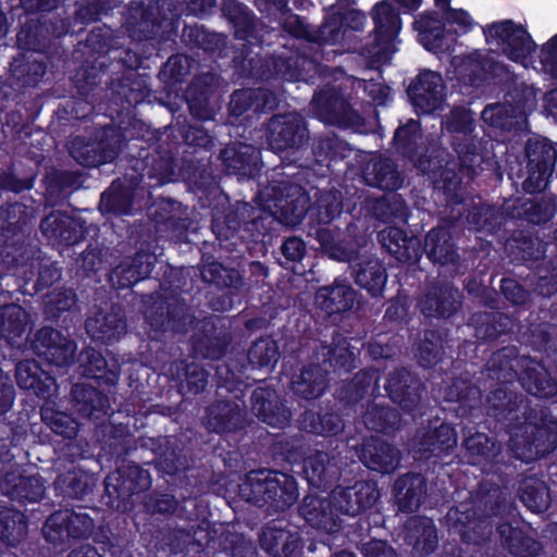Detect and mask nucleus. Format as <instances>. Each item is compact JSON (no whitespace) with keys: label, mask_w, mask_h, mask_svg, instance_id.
Segmentation results:
<instances>
[{"label":"nucleus","mask_w":557,"mask_h":557,"mask_svg":"<svg viewBox=\"0 0 557 557\" xmlns=\"http://www.w3.org/2000/svg\"><path fill=\"white\" fill-rule=\"evenodd\" d=\"M515 511L505 480L484 479L466 500L449 508L445 522L465 543L482 545L491 539L495 520L508 519Z\"/></svg>","instance_id":"nucleus-1"},{"label":"nucleus","mask_w":557,"mask_h":557,"mask_svg":"<svg viewBox=\"0 0 557 557\" xmlns=\"http://www.w3.org/2000/svg\"><path fill=\"white\" fill-rule=\"evenodd\" d=\"M263 210L281 224L295 227L309 213L310 223L325 225L342 212V197L337 190H317L314 202L297 183L289 180L273 181L263 193Z\"/></svg>","instance_id":"nucleus-2"},{"label":"nucleus","mask_w":557,"mask_h":557,"mask_svg":"<svg viewBox=\"0 0 557 557\" xmlns=\"http://www.w3.org/2000/svg\"><path fill=\"white\" fill-rule=\"evenodd\" d=\"M238 494L257 507L269 506L275 511L289 508L299 496L293 475L268 469L248 472L238 485Z\"/></svg>","instance_id":"nucleus-3"},{"label":"nucleus","mask_w":557,"mask_h":557,"mask_svg":"<svg viewBox=\"0 0 557 557\" xmlns=\"http://www.w3.org/2000/svg\"><path fill=\"white\" fill-rule=\"evenodd\" d=\"M533 418L523 419L512 431L509 447L517 459L536 460L557 446V422L545 421L542 410L534 408Z\"/></svg>","instance_id":"nucleus-4"},{"label":"nucleus","mask_w":557,"mask_h":557,"mask_svg":"<svg viewBox=\"0 0 557 557\" xmlns=\"http://www.w3.org/2000/svg\"><path fill=\"white\" fill-rule=\"evenodd\" d=\"M352 92L346 82L341 86L325 85L314 91L310 109L325 124L361 131L364 119L355 109Z\"/></svg>","instance_id":"nucleus-5"},{"label":"nucleus","mask_w":557,"mask_h":557,"mask_svg":"<svg viewBox=\"0 0 557 557\" xmlns=\"http://www.w3.org/2000/svg\"><path fill=\"white\" fill-rule=\"evenodd\" d=\"M146 320L152 329L174 334H187L201 323L195 311L176 292H163L146 309Z\"/></svg>","instance_id":"nucleus-6"},{"label":"nucleus","mask_w":557,"mask_h":557,"mask_svg":"<svg viewBox=\"0 0 557 557\" xmlns=\"http://www.w3.org/2000/svg\"><path fill=\"white\" fill-rule=\"evenodd\" d=\"M124 138L114 126L97 129L89 139L76 136L71 140L70 153L82 165L99 166L112 162L121 152Z\"/></svg>","instance_id":"nucleus-7"},{"label":"nucleus","mask_w":557,"mask_h":557,"mask_svg":"<svg viewBox=\"0 0 557 557\" xmlns=\"http://www.w3.org/2000/svg\"><path fill=\"white\" fill-rule=\"evenodd\" d=\"M175 15L173 0H149L148 3L131 2L126 30L133 40L141 41L160 34L162 24Z\"/></svg>","instance_id":"nucleus-8"},{"label":"nucleus","mask_w":557,"mask_h":557,"mask_svg":"<svg viewBox=\"0 0 557 557\" xmlns=\"http://www.w3.org/2000/svg\"><path fill=\"white\" fill-rule=\"evenodd\" d=\"M267 143L273 151L298 150L309 140L306 120L297 112L272 115L265 123Z\"/></svg>","instance_id":"nucleus-9"},{"label":"nucleus","mask_w":557,"mask_h":557,"mask_svg":"<svg viewBox=\"0 0 557 557\" xmlns=\"http://www.w3.org/2000/svg\"><path fill=\"white\" fill-rule=\"evenodd\" d=\"M525 154L528 176L522 184L523 189L531 194L542 191L553 173L557 151L548 139L531 138L525 145Z\"/></svg>","instance_id":"nucleus-10"},{"label":"nucleus","mask_w":557,"mask_h":557,"mask_svg":"<svg viewBox=\"0 0 557 557\" xmlns=\"http://www.w3.org/2000/svg\"><path fill=\"white\" fill-rule=\"evenodd\" d=\"M487 39L496 40L508 59L523 64L535 51V42L522 25L510 20L493 23L485 29Z\"/></svg>","instance_id":"nucleus-11"},{"label":"nucleus","mask_w":557,"mask_h":557,"mask_svg":"<svg viewBox=\"0 0 557 557\" xmlns=\"http://www.w3.org/2000/svg\"><path fill=\"white\" fill-rule=\"evenodd\" d=\"M462 305V295L453 283H430L418 300V308L425 318L449 319Z\"/></svg>","instance_id":"nucleus-12"},{"label":"nucleus","mask_w":557,"mask_h":557,"mask_svg":"<svg viewBox=\"0 0 557 557\" xmlns=\"http://www.w3.org/2000/svg\"><path fill=\"white\" fill-rule=\"evenodd\" d=\"M423 251L433 264L447 268L451 276L461 272L462 260L450 226L431 228L424 236Z\"/></svg>","instance_id":"nucleus-13"},{"label":"nucleus","mask_w":557,"mask_h":557,"mask_svg":"<svg viewBox=\"0 0 557 557\" xmlns=\"http://www.w3.org/2000/svg\"><path fill=\"white\" fill-rule=\"evenodd\" d=\"M95 529L94 519L82 508L75 510H59L46 521L44 533L49 542H63L67 537L85 539Z\"/></svg>","instance_id":"nucleus-14"},{"label":"nucleus","mask_w":557,"mask_h":557,"mask_svg":"<svg viewBox=\"0 0 557 557\" xmlns=\"http://www.w3.org/2000/svg\"><path fill=\"white\" fill-rule=\"evenodd\" d=\"M534 408L523 395L510 392L506 387H498L487 396L488 414L506 423L511 431L523 419L535 417L532 411Z\"/></svg>","instance_id":"nucleus-15"},{"label":"nucleus","mask_w":557,"mask_h":557,"mask_svg":"<svg viewBox=\"0 0 557 557\" xmlns=\"http://www.w3.org/2000/svg\"><path fill=\"white\" fill-rule=\"evenodd\" d=\"M30 346L39 357L57 367H66L74 361L76 344L51 326L36 331Z\"/></svg>","instance_id":"nucleus-16"},{"label":"nucleus","mask_w":557,"mask_h":557,"mask_svg":"<svg viewBox=\"0 0 557 557\" xmlns=\"http://www.w3.org/2000/svg\"><path fill=\"white\" fill-rule=\"evenodd\" d=\"M332 497L339 513L355 517L377 502L380 491L374 481L360 480L351 486L337 485L332 490Z\"/></svg>","instance_id":"nucleus-17"},{"label":"nucleus","mask_w":557,"mask_h":557,"mask_svg":"<svg viewBox=\"0 0 557 557\" xmlns=\"http://www.w3.org/2000/svg\"><path fill=\"white\" fill-rule=\"evenodd\" d=\"M203 424L210 432L219 434L235 433L247 424L244 400L221 399L206 408Z\"/></svg>","instance_id":"nucleus-18"},{"label":"nucleus","mask_w":557,"mask_h":557,"mask_svg":"<svg viewBox=\"0 0 557 557\" xmlns=\"http://www.w3.org/2000/svg\"><path fill=\"white\" fill-rule=\"evenodd\" d=\"M321 369L330 371L343 370L349 372L357 367L356 354L350 343L338 332H334L331 342H320L312 350L310 357Z\"/></svg>","instance_id":"nucleus-19"},{"label":"nucleus","mask_w":557,"mask_h":557,"mask_svg":"<svg viewBox=\"0 0 557 557\" xmlns=\"http://www.w3.org/2000/svg\"><path fill=\"white\" fill-rule=\"evenodd\" d=\"M144 174H126L123 178L113 181L101 195L99 202L101 213L114 215L131 213Z\"/></svg>","instance_id":"nucleus-20"},{"label":"nucleus","mask_w":557,"mask_h":557,"mask_svg":"<svg viewBox=\"0 0 557 557\" xmlns=\"http://www.w3.org/2000/svg\"><path fill=\"white\" fill-rule=\"evenodd\" d=\"M362 180L370 187L397 190L405 182V173L391 157L372 153L362 168Z\"/></svg>","instance_id":"nucleus-21"},{"label":"nucleus","mask_w":557,"mask_h":557,"mask_svg":"<svg viewBox=\"0 0 557 557\" xmlns=\"http://www.w3.org/2000/svg\"><path fill=\"white\" fill-rule=\"evenodd\" d=\"M300 534L289 523L274 520L262 528L259 543L272 557H293L300 547Z\"/></svg>","instance_id":"nucleus-22"},{"label":"nucleus","mask_w":557,"mask_h":557,"mask_svg":"<svg viewBox=\"0 0 557 557\" xmlns=\"http://www.w3.org/2000/svg\"><path fill=\"white\" fill-rule=\"evenodd\" d=\"M408 96L423 113L440 109L445 100V85L442 76L433 71H423L408 87Z\"/></svg>","instance_id":"nucleus-23"},{"label":"nucleus","mask_w":557,"mask_h":557,"mask_svg":"<svg viewBox=\"0 0 557 557\" xmlns=\"http://www.w3.org/2000/svg\"><path fill=\"white\" fill-rule=\"evenodd\" d=\"M251 412L262 422L274 426L285 428L290 420L292 412L275 389L259 386L250 396Z\"/></svg>","instance_id":"nucleus-24"},{"label":"nucleus","mask_w":557,"mask_h":557,"mask_svg":"<svg viewBox=\"0 0 557 557\" xmlns=\"http://www.w3.org/2000/svg\"><path fill=\"white\" fill-rule=\"evenodd\" d=\"M104 484L110 497L128 500L133 495L147 491L151 486V478L148 470L129 463L108 475Z\"/></svg>","instance_id":"nucleus-25"},{"label":"nucleus","mask_w":557,"mask_h":557,"mask_svg":"<svg viewBox=\"0 0 557 557\" xmlns=\"http://www.w3.org/2000/svg\"><path fill=\"white\" fill-rule=\"evenodd\" d=\"M300 516L312 528L333 533L338 530L341 519L334 507L332 492L329 496L307 495L298 508Z\"/></svg>","instance_id":"nucleus-26"},{"label":"nucleus","mask_w":557,"mask_h":557,"mask_svg":"<svg viewBox=\"0 0 557 557\" xmlns=\"http://www.w3.org/2000/svg\"><path fill=\"white\" fill-rule=\"evenodd\" d=\"M359 460L370 470L392 473L400 463V450L381 438H370L357 448Z\"/></svg>","instance_id":"nucleus-27"},{"label":"nucleus","mask_w":557,"mask_h":557,"mask_svg":"<svg viewBox=\"0 0 557 557\" xmlns=\"http://www.w3.org/2000/svg\"><path fill=\"white\" fill-rule=\"evenodd\" d=\"M385 389L393 403L411 412L420 405L423 384L406 369H398L388 374Z\"/></svg>","instance_id":"nucleus-28"},{"label":"nucleus","mask_w":557,"mask_h":557,"mask_svg":"<svg viewBox=\"0 0 557 557\" xmlns=\"http://www.w3.org/2000/svg\"><path fill=\"white\" fill-rule=\"evenodd\" d=\"M219 157L230 174L252 177L260 169V152L252 145L230 144Z\"/></svg>","instance_id":"nucleus-29"},{"label":"nucleus","mask_w":557,"mask_h":557,"mask_svg":"<svg viewBox=\"0 0 557 557\" xmlns=\"http://www.w3.org/2000/svg\"><path fill=\"white\" fill-rule=\"evenodd\" d=\"M528 356H519L516 346H506L495 351L485 363L484 372L492 381L502 384L519 380L522 372V361Z\"/></svg>","instance_id":"nucleus-30"},{"label":"nucleus","mask_w":557,"mask_h":557,"mask_svg":"<svg viewBox=\"0 0 557 557\" xmlns=\"http://www.w3.org/2000/svg\"><path fill=\"white\" fill-rule=\"evenodd\" d=\"M197 271L205 284L215 288L240 290L245 286V280L240 271L234 267H227L212 257L202 258L197 265Z\"/></svg>","instance_id":"nucleus-31"},{"label":"nucleus","mask_w":557,"mask_h":557,"mask_svg":"<svg viewBox=\"0 0 557 557\" xmlns=\"http://www.w3.org/2000/svg\"><path fill=\"white\" fill-rule=\"evenodd\" d=\"M87 333L98 341L109 343L126 333L125 315L120 308L99 310L85 322Z\"/></svg>","instance_id":"nucleus-32"},{"label":"nucleus","mask_w":557,"mask_h":557,"mask_svg":"<svg viewBox=\"0 0 557 557\" xmlns=\"http://www.w3.org/2000/svg\"><path fill=\"white\" fill-rule=\"evenodd\" d=\"M381 246L400 262H416L420 257V240L399 227H385L377 233Z\"/></svg>","instance_id":"nucleus-33"},{"label":"nucleus","mask_w":557,"mask_h":557,"mask_svg":"<svg viewBox=\"0 0 557 557\" xmlns=\"http://www.w3.org/2000/svg\"><path fill=\"white\" fill-rule=\"evenodd\" d=\"M395 499L403 512H414L426 496V479L420 473L400 475L394 483Z\"/></svg>","instance_id":"nucleus-34"},{"label":"nucleus","mask_w":557,"mask_h":557,"mask_svg":"<svg viewBox=\"0 0 557 557\" xmlns=\"http://www.w3.org/2000/svg\"><path fill=\"white\" fill-rule=\"evenodd\" d=\"M230 342L228 333L216 329L210 318L201 320V332L193 336L195 352L212 360H218L225 355Z\"/></svg>","instance_id":"nucleus-35"},{"label":"nucleus","mask_w":557,"mask_h":557,"mask_svg":"<svg viewBox=\"0 0 557 557\" xmlns=\"http://www.w3.org/2000/svg\"><path fill=\"white\" fill-rule=\"evenodd\" d=\"M522 362L524 363L519 382L528 393L540 398H549L557 394V382L540 361L528 356Z\"/></svg>","instance_id":"nucleus-36"},{"label":"nucleus","mask_w":557,"mask_h":557,"mask_svg":"<svg viewBox=\"0 0 557 557\" xmlns=\"http://www.w3.org/2000/svg\"><path fill=\"white\" fill-rule=\"evenodd\" d=\"M457 435L455 430L446 423L438 426H428L419 430L414 437V447L422 455H441L455 448Z\"/></svg>","instance_id":"nucleus-37"},{"label":"nucleus","mask_w":557,"mask_h":557,"mask_svg":"<svg viewBox=\"0 0 557 557\" xmlns=\"http://www.w3.org/2000/svg\"><path fill=\"white\" fill-rule=\"evenodd\" d=\"M153 261L154 257L147 252H137L134 257L125 258L112 270L111 284L121 288L134 285L151 273Z\"/></svg>","instance_id":"nucleus-38"},{"label":"nucleus","mask_w":557,"mask_h":557,"mask_svg":"<svg viewBox=\"0 0 557 557\" xmlns=\"http://www.w3.org/2000/svg\"><path fill=\"white\" fill-rule=\"evenodd\" d=\"M71 395L76 412L90 420L103 417L110 406L107 395L87 384H74Z\"/></svg>","instance_id":"nucleus-39"},{"label":"nucleus","mask_w":557,"mask_h":557,"mask_svg":"<svg viewBox=\"0 0 557 557\" xmlns=\"http://www.w3.org/2000/svg\"><path fill=\"white\" fill-rule=\"evenodd\" d=\"M355 283L372 297H381L387 281L386 269L379 259L367 257L351 265Z\"/></svg>","instance_id":"nucleus-40"},{"label":"nucleus","mask_w":557,"mask_h":557,"mask_svg":"<svg viewBox=\"0 0 557 557\" xmlns=\"http://www.w3.org/2000/svg\"><path fill=\"white\" fill-rule=\"evenodd\" d=\"M305 472L311 485L326 488L339 479L341 467L335 456L317 451L306 460Z\"/></svg>","instance_id":"nucleus-41"},{"label":"nucleus","mask_w":557,"mask_h":557,"mask_svg":"<svg viewBox=\"0 0 557 557\" xmlns=\"http://www.w3.org/2000/svg\"><path fill=\"white\" fill-rule=\"evenodd\" d=\"M481 120L486 125L504 132L519 131L527 125L525 114L519 109H513L505 100L485 106L481 112Z\"/></svg>","instance_id":"nucleus-42"},{"label":"nucleus","mask_w":557,"mask_h":557,"mask_svg":"<svg viewBox=\"0 0 557 557\" xmlns=\"http://www.w3.org/2000/svg\"><path fill=\"white\" fill-rule=\"evenodd\" d=\"M356 290L346 283L334 282L322 286L315 294V301L327 314L343 313L352 309Z\"/></svg>","instance_id":"nucleus-43"},{"label":"nucleus","mask_w":557,"mask_h":557,"mask_svg":"<svg viewBox=\"0 0 557 557\" xmlns=\"http://www.w3.org/2000/svg\"><path fill=\"white\" fill-rule=\"evenodd\" d=\"M152 448L156 455V467L161 472L174 475L188 467L183 444L176 437L160 438Z\"/></svg>","instance_id":"nucleus-44"},{"label":"nucleus","mask_w":557,"mask_h":557,"mask_svg":"<svg viewBox=\"0 0 557 557\" xmlns=\"http://www.w3.org/2000/svg\"><path fill=\"white\" fill-rule=\"evenodd\" d=\"M16 384L22 389L33 391L37 396L45 397L54 384V379L34 359L22 360L15 366Z\"/></svg>","instance_id":"nucleus-45"},{"label":"nucleus","mask_w":557,"mask_h":557,"mask_svg":"<svg viewBox=\"0 0 557 557\" xmlns=\"http://www.w3.org/2000/svg\"><path fill=\"white\" fill-rule=\"evenodd\" d=\"M40 230L46 237L65 245H73L82 237V228L78 223L60 211L45 216L40 222Z\"/></svg>","instance_id":"nucleus-46"},{"label":"nucleus","mask_w":557,"mask_h":557,"mask_svg":"<svg viewBox=\"0 0 557 557\" xmlns=\"http://www.w3.org/2000/svg\"><path fill=\"white\" fill-rule=\"evenodd\" d=\"M405 540L421 555H429L437 546V533L431 519L412 517L405 524Z\"/></svg>","instance_id":"nucleus-47"},{"label":"nucleus","mask_w":557,"mask_h":557,"mask_svg":"<svg viewBox=\"0 0 557 557\" xmlns=\"http://www.w3.org/2000/svg\"><path fill=\"white\" fill-rule=\"evenodd\" d=\"M469 325L474 329V336L478 339L494 341L510 332L513 323L510 317L503 312L480 311L471 315Z\"/></svg>","instance_id":"nucleus-48"},{"label":"nucleus","mask_w":557,"mask_h":557,"mask_svg":"<svg viewBox=\"0 0 557 557\" xmlns=\"http://www.w3.org/2000/svg\"><path fill=\"white\" fill-rule=\"evenodd\" d=\"M221 12L235 28L237 38L258 39L259 22L245 4L237 0H223Z\"/></svg>","instance_id":"nucleus-49"},{"label":"nucleus","mask_w":557,"mask_h":557,"mask_svg":"<svg viewBox=\"0 0 557 557\" xmlns=\"http://www.w3.org/2000/svg\"><path fill=\"white\" fill-rule=\"evenodd\" d=\"M327 382L326 370L321 369L310 358L309 366L305 367L292 381V389L296 395L305 399H314L323 394Z\"/></svg>","instance_id":"nucleus-50"},{"label":"nucleus","mask_w":557,"mask_h":557,"mask_svg":"<svg viewBox=\"0 0 557 557\" xmlns=\"http://www.w3.org/2000/svg\"><path fill=\"white\" fill-rule=\"evenodd\" d=\"M3 494L17 502H38L45 494V486L36 475L21 476L8 474L0 484Z\"/></svg>","instance_id":"nucleus-51"},{"label":"nucleus","mask_w":557,"mask_h":557,"mask_svg":"<svg viewBox=\"0 0 557 557\" xmlns=\"http://www.w3.org/2000/svg\"><path fill=\"white\" fill-rule=\"evenodd\" d=\"M29 321L28 312L21 306H3L0 308V335L11 346H18Z\"/></svg>","instance_id":"nucleus-52"},{"label":"nucleus","mask_w":557,"mask_h":557,"mask_svg":"<svg viewBox=\"0 0 557 557\" xmlns=\"http://www.w3.org/2000/svg\"><path fill=\"white\" fill-rule=\"evenodd\" d=\"M419 32L420 41L428 50L449 49L454 38L449 29H446L441 20L432 15H422L414 22Z\"/></svg>","instance_id":"nucleus-53"},{"label":"nucleus","mask_w":557,"mask_h":557,"mask_svg":"<svg viewBox=\"0 0 557 557\" xmlns=\"http://www.w3.org/2000/svg\"><path fill=\"white\" fill-rule=\"evenodd\" d=\"M459 72L469 78L470 84H476L485 79L488 74L492 77H500L506 72V66L487 55L474 52L462 59Z\"/></svg>","instance_id":"nucleus-54"},{"label":"nucleus","mask_w":557,"mask_h":557,"mask_svg":"<svg viewBox=\"0 0 557 557\" xmlns=\"http://www.w3.org/2000/svg\"><path fill=\"white\" fill-rule=\"evenodd\" d=\"M497 532L503 545L517 557H535L541 552V544L528 536L520 529L512 528L508 522L500 523Z\"/></svg>","instance_id":"nucleus-55"},{"label":"nucleus","mask_w":557,"mask_h":557,"mask_svg":"<svg viewBox=\"0 0 557 557\" xmlns=\"http://www.w3.org/2000/svg\"><path fill=\"white\" fill-rule=\"evenodd\" d=\"M451 146L458 156L460 172L463 175L471 178L482 171L484 157L480 141L475 137H455Z\"/></svg>","instance_id":"nucleus-56"},{"label":"nucleus","mask_w":557,"mask_h":557,"mask_svg":"<svg viewBox=\"0 0 557 557\" xmlns=\"http://www.w3.org/2000/svg\"><path fill=\"white\" fill-rule=\"evenodd\" d=\"M506 215L515 216L512 212L508 211V208L503 207L502 209H496L494 206L479 202L473 203L469 209L467 221L469 225L476 231L493 233L500 227Z\"/></svg>","instance_id":"nucleus-57"},{"label":"nucleus","mask_w":557,"mask_h":557,"mask_svg":"<svg viewBox=\"0 0 557 557\" xmlns=\"http://www.w3.org/2000/svg\"><path fill=\"white\" fill-rule=\"evenodd\" d=\"M379 381V374L375 370H362L347 382H344L337 389V398L347 404H356L363 399L370 391H373Z\"/></svg>","instance_id":"nucleus-58"},{"label":"nucleus","mask_w":557,"mask_h":557,"mask_svg":"<svg viewBox=\"0 0 557 557\" xmlns=\"http://www.w3.org/2000/svg\"><path fill=\"white\" fill-rule=\"evenodd\" d=\"M368 212L382 222L405 221L407 207L397 194L385 195L367 201Z\"/></svg>","instance_id":"nucleus-59"},{"label":"nucleus","mask_w":557,"mask_h":557,"mask_svg":"<svg viewBox=\"0 0 557 557\" xmlns=\"http://www.w3.org/2000/svg\"><path fill=\"white\" fill-rule=\"evenodd\" d=\"M77 361L85 376L102 380L108 384H114L117 380V373L112 369H108L107 360L94 347H85L78 354Z\"/></svg>","instance_id":"nucleus-60"},{"label":"nucleus","mask_w":557,"mask_h":557,"mask_svg":"<svg viewBox=\"0 0 557 557\" xmlns=\"http://www.w3.org/2000/svg\"><path fill=\"white\" fill-rule=\"evenodd\" d=\"M150 216L157 224L182 231L187 227V218L182 205L173 199L161 198L150 208Z\"/></svg>","instance_id":"nucleus-61"},{"label":"nucleus","mask_w":557,"mask_h":557,"mask_svg":"<svg viewBox=\"0 0 557 557\" xmlns=\"http://www.w3.org/2000/svg\"><path fill=\"white\" fill-rule=\"evenodd\" d=\"M394 52V39L372 33V38L360 48L359 54L362 57L367 69L380 70L389 62Z\"/></svg>","instance_id":"nucleus-62"},{"label":"nucleus","mask_w":557,"mask_h":557,"mask_svg":"<svg viewBox=\"0 0 557 557\" xmlns=\"http://www.w3.org/2000/svg\"><path fill=\"white\" fill-rule=\"evenodd\" d=\"M370 16L374 24L373 34L395 40L400 29V17L398 11L392 3L388 1L376 3L372 8Z\"/></svg>","instance_id":"nucleus-63"},{"label":"nucleus","mask_w":557,"mask_h":557,"mask_svg":"<svg viewBox=\"0 0 557 557\" xmlns=\"http://www.w3.org/2000/svg\"><path fill=\"white\" fill-rule=\"evenodd\" d=\"M446 399L458 403L455 409L460 416H466L471 409L481 404V391L467 380H455L446 389Z\"/></svg>","instance_id":"nucleus-64"}]
</instances>
